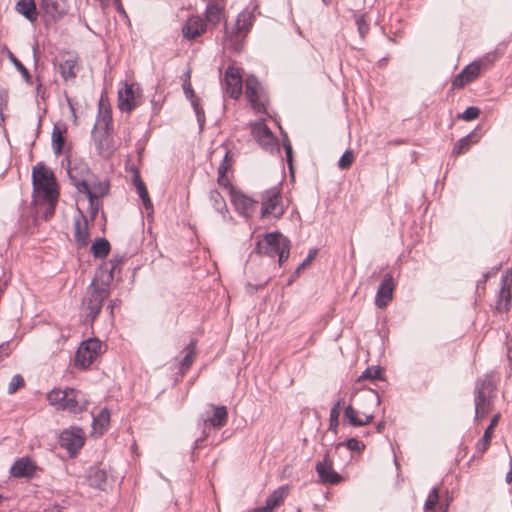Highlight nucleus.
<instances>
[{"mask_svg":"<svg viewBox=\"0 0 512 512\" xmlns=\"http://www.w3.org/2000/svg\"><path fill=\"white\" fill-rule=\"evenodd\" d=\"M75 241L80 247H84L89 242V228H88V220L79 210V216L75 218Z\"/></svg>","mask_w":512,"mask_h":512,"instance_id":"nucleus-25","label":"nucleus"},{"mask_svg":"<svg viewBox=\"0 0 512 512\" xmlns=\"http://www.w3.org/2000/svg\"><path fill=\"white\" fill-rule=\"evenodd\" d=\"M120 304V300L118 299H114V300H111L107 306V310H109V313H110V316L113 318L114 317V309L116 307H118Z\"/></svg>","mask_w":512,"mask_h":512,"instance_id":"nucleus-60","label":"nucleus"},{"mask_svg":"<svg viewBox=\"0 0 512 512\" xmlns=\"http://www.w3.org/2000/svg\"><path fill=\"white\" fill-rule=\"evenodd\" d=\"M36 92H37L38 96H40L42 99H44L45 89L43 88L41 82L38 83V85L36 87Z\"/></svg>","mask_w":512,"mask_h":512,"instance_id":"nucleus-64","label":"nucleus"},{"mask_svg":"<svg viewBox=\"0 0 512 512\" xmlns=\"http://www.w3.org/2000/svg\"><path fill=\"white\" fill-rule=\"evenodd\" d=\"M87 482L89 486L101 491H106L111 485L107 471L99 466L89 468L87 471Z\"/></svg>","mask_w":512,"mask_h":512,"instance_id":"nucleus-20","label":"nucleus"},{"mask_svg":"<svg viewBox=\"0 0 512 512\" xmlns=\"http://www.w3.org/2000/svg\"><path fill=\"white\" fill-rule=\"evenodd\" d=\"M138 106L136 93L132 85L125 84L123 90L118 91V107L122 112L130 113Z\"/></svg>","mask_w":512,"mask_h":512,"instance_id":"nucleus-23","label":"nucleus"},{"mask_svg":"<svg viewBox=\"0 0 512 512\" xmlns=\"http://www.w3.org/2000/svg\"><path fill=\"white\" fill-rule=\"evenodd\" d=\"M85 442L84 432L81 428L72 427L61 432L59 437L60 446L75 455L82 448Z\"/></svg>","mask_w":512,"mask_h":512,"instance_id":"nucleus-13","label":"nucleus"},{"mask_svg":"<svg viewBox=\"0 0 512 512\" xmlns=\"http://www.w3.org/2000/svg\"><path fill=\"white\" fill-rule=\"evenodd\" d=\"M315 253H316L315 251L310 252L307 255V257L302 261V263L297 267L296 272H299L300 270L304 269L307 265H309L311 263V261L313 260Z\"/></svg>","mask_w":512,"mask_h":512,"instance_id":"nucleus-58","label":"nucleus"},{"mask_svg":"<svg viewBox=\"0 0 512 512\" xmlns=\"http://www.w3.org/2000/svg\"><path fill=\"white\" fill-rule=\"evenodd\" d=\"M133 184L137 190L140 199L142 200L145 209H152L153 205L149 198L148 191L137 170H135L133 174Z\"/></svg>","mask_w":512,"mask_h":512,"instance_id":"nucleus-32","label":"nucleus"},{"mask_svg":"<svg viewBox=\"0 0 512 512\" xmlns=\"http://www.w3.org/2000/svg\"><path fill=\"white\" fill-rule=\"evenodd\" d=\"M24 385V379L20 374H15L8 384V394H14L20 387Z\"/></svg>","mask_w":512,"mask_h":512,"instance_id":"nucleus-50","label":"nucleus"},{"mask_svg":"<svg viewBox=\"0 0 512 512\" xmlns=\"http://www.w3.org/2000/svg\"><path fill=\"white\" fill-rule=\"evenodd\" d=\"M470 83L462 71L454 78L452 82L453 88H463L466 84Z\"/></svg>","mask_w":512,"mask_h":512,"instance_id":"nucleus-57","label":"nucleus"},{"mask_svg":"<svg viewBox=\"0 0 512 512\" xmlns=\"http://www.w3.org/2000/svg\"><path fill=\"white\" fill-rule=\"evenodd\" d=\"M315 470L324 484L336 485L343 480L342 476L334 470L333 462L328 453L321 461L316 463Z\"/></svg>","mask_w":512,"mask_h":512,"instance_id":"nucleus-15","label":"nucleus"},{"mask_svg":"<svg viewBox=\"0 0 512 512\" xmlns=\"http://www.w3.org/2000/svg\"><path fill=\"white\" fill-rule=\"evenodd\" d=\"M95 258H105L110 252V243L106 238H97L91 246Z\"/></svg>","mask_w":512,"mask_h":512,"instance_id":"nucleus-35","label":"nucleus"},{"mask_svg":"<svg viewBox=\"0 0 512 512\" xmlns=\"http://www.w3.org/2000/svg\"><path fill=\"white\" fill-rule=\"evenodd\" d=\"M289 254H290V241L288 240L287 243L282 244V247L279 250V253H277V255H276L278 257V263L280 266L284 262L287 261V259L289 258Z\"/></svg>","mask_w":512,"mask_h":512,"instance_id":"nucleus-52","label":"nucleus"},{"mask_svg":"<svg viewBox=\"0 0 512 512\" xmlns=\"http://www.w3.org/2000/svg\"><path fill=\"white\" fill-rule=\"evenodd\" d=\"M32 184L34 201H58L56 179L43 163H38L33 168Z\"/></svg>","mask_w":512,"mask_h":512,"instance_id":"nucleus-2","label":"nucleus"},{"mask_svg":"<svg viewBox=\"0 0 512 512\" xmlns=\"http://www.w3.org/2000/svg\"><path fill=\"white\" fill-rule=\"evenodd\" d=\"M344 405V399L340 398L338 399L331 409H335L336 411H341L342 406Z\"/></svg>","mask_w":512,"mask_h":512,"instance_id":"nucleus-63","label":"nucleus"},{"mask_svg":"<svg viewBox=\"0 0 512 512\" xmlns=\"http://www.w3.org/2000/svg\"><path fill=\"white\" fill-rule=\"evenodd\" d=\"M477 130H478V127H476L473 131H471L466 136L460 138L454 144V147H453V150H452V154L454 156H459V155L467 152L470 149V147L472 146V144H475V143L479 142V140H480L482 135L479 134L477 132Z\"/></svg>","mask_w":512,"mask_h":512,"instance_id":"nucleus-27","label":"nucleus"},{"mask_svg":"<svg viewBox=\"0 0 512 512\" xmlns=\"http://www.w3.org/2000/svg\"><path fill=\"white\" fill-rule=\"evenodd\" d=\"M281 192L277 187L266 190L262 195L261 216L272 215L280 218L284 214Z\"/></svg>","mask_w":512,"mask_h":512,"instance_id":"nucleus-11","label":"nucleus"},{"mask_svg":"<svg viewBox=\"0 0 512 512\" xmlns=\"http://www.w3.org/2000/svg\"><path fill=\"white\" fill-rule=\"evenodd\" d=\"M235 209L243 216L249 217L254 212L257 202L242 193L232 194Z\"/></svg>","mask_w":512,"mask_h":512,"instance_id":"nucleus-26","label":"nucleus"},{"mask_svg":"<svg viewBox=\"0 0 512 512\" xmlns=\"http://www.w3.org/2000/svg\"><path fill=\"white\" fill-rule=\"evenodd\" d=\"M355 24L361 40H364L370 30V24L366 14H354Z\"/></svg>","mask_w":512,"mask_h":512,"instance_id":"nucleus-40","label":"nucleus"},{"mask_svg":"<svg viewBox=\"0 0 512 512\" xmlns=\"http://www.w3.org/2000/svg\"><path fill=\"white\" fill-rule=\"evenodd\" d=\"M362 396L366 400L373 401L376 405H379L380 402H381L380 395L378 394L377 391H375L373 389L363 390L362 391Z\"/></svg>","mask_w":512,"mask_h":512,"instance_id":"nucleus-55","label":"nucleus"},{"mask_svg":"<svg viewBox=\"0 0 512 512\" xmlns=\"http://www.w3.org/2000/svg\"><path fill=\"white\" fill-rule=\"evenodd\" d=\"M227 421L228 411L226 406L207 404L205 411L200 415L203 435L194 441L193 449L196 450L201 447V442L208 437V429L213 428L219 430L227 424Z\"/></svg>","mask_w":512,"mask_h":512,"instance_id":"nucleus-7","label":"nucleus"},{"mask_svg":"<svg viewBox=\"0 0 512 512\" xmlns=\"http://www.w3.org/2000/svg\"><path fill=\"white\" fill-rule=\"evenodd\" d=\"M223 88L229 97L238 99L242 94L243 82L238 68L228 66L223 79Z\"/></svg>","mask_w":512,"mask_h":512,"instance_id":"nucleus-14","label":"nucleus"},{"mask_svg":"<svg viewBox=\"0 0 512 512\" xmlns=\"http://www.w3.org/2000/svg\"><path fill=\"white\" fill-rule=\"evenodd\" d=\"M475 420L481 421L492 409V398L495 396V385L491 375H485L476 382L475 392Z\"/></svg>","mask_w":512,"mask_h":512,"instance_id":"nucleus-6","label":"nucleus"},{"mask_svg":"<svg viewBox=\"0 0 512 512\" xmlns=\"http://www.w3.org/2000/svg\"><path fill=\"white\" fill-rule=\"evenodd\" d=\"M288 238L283 236L280 232L274 231L266 233L263 239H259L256 243L254 251L260 255H266L270 258H275L277 253L282 247V244L288 242Z\"/></svg>","mask_w":512,"mask_h":512,"instance_id":"nucleus-9","label":"nucleus"},{"mask_svg":"<svg viewBox=\"0 0 512 512\" xmlns=\"http://www.w3.org/2000/svg\"><path fill=\"white\" fill-rule=\"evenodd\" d=\"M112 125V115L109 109L99 106L96 123L92 130V138L99 155L109 156L112 154L111 139L109 130Z\"/></svg>","mask_w":512,"mask_h":512,"instance_id":"nucleus-4","label":"nucleus"},{"mask_svg":"<svg viewBox=\"0 0 512 512\" xmlns=\"http://www.w3.org/2000/svg\"><path fill=\"white\" fill-rule=\"evenodd\" d=\"M93 429L99 434H103L107 430L110 422V412L107 408L101 409L97 416H92Z\"/></svg>","mask_w":512,"mask_h":512,"instance_id":"nucleus-34","label":"nucleus"},{"mask_svg":"<svg viewBox=\"0 0 512 512\" xmlns=\"http://www.w3.org/2000/svg\"><path fill=\"white\" fill-rule=\"evenodd\" d=\"M41 203H44L47 205L45 211L43 212V218L47 221L49 220L55 211V205L57 201H40Z\"/></svg>","mask_w":512,"mask_h":512,"instance_id":"nucleus-56","label":"nucleus"},{"mask_svg":"<svg viewBox=\"0 0 512 512\" xmlns=\"http://www.w3.org/2000/svg\"><path fill=\"white\" fill-rule=\"evenodd\" d=\"M109 191V184L106 182H99L92 186V192L95 193V196L100 199V197L106 195Z\"/></svg>","mask_w":512,"mask_h":512,"instance_id":"nucleus-54","label":"nucleus"},{"mask_svg":"<svg viewBox=\"0 0 512 512\" xmlns=\"http://www.w3.org/2000/svg\"><path fill=\"white\" fill-rule=\"evenodd\" d=\"M36 465L28 458L17 460L11 467L10 473L14 477H32L35 473Z\"/></svg>","mask_w":512,"mask_h":512,"instance_id":"nucleus-28","label":"nucleus"},{"mask_svg":"<svg viewBox=\"0 0 512 512\" xmlns=\"http://www.w3.org/2000/svg\"><path fill=\"white\" fill-rule=\"evenodd\" d=\"M75 187L79 193L84 194L87 198L93 196L95 193L92 192V187L85 180H80L75 183Z\"/></svg>","mask_w":512,"mask_h":512,"instance_id":"nucleus-51","label":"nucleus"},{"mask_svg":"<svg viewBox=\"0 0 512 512\" xmlns=\"http://www.w3.org/2000/svg\"><path fill=\"white\" fill-rule=\"evenodd\" d=\"M11 61L14 64L15 68L21 73L22 77L25 79L26 83L31 84L32 78L28 71V69L18 60L13 54L10 55Z\"/></svg>","mask_w":512,"mask_h":512,"instance_id":"nucleus-47","label":"nucleus"},{"mask_svg":"<svg viewBox=\"0 0 512 512\" xmlns=\"http://www.w3.org/2000/svg\"><path fill=\"white\" fill-rule=\"evenodd\" d=\"M40 9L46 21H57L67 13L65 0H40Z\"/></svg>","mask_w":512,"mask_h":512,"instance_id":"nucleus-19","label":"nucleus"},{"mask_svg":"<svg viewBox=\"0 0 512 512\" xmlns=\"http://www.w3.org/2000/svg\"><path fill=\"white\" fill-rule=\"evenodd\" d=\"M481 113V110L476 106H470L464 112L458 115V118L464 121H471L476 119Z\"/></svg>","mask_w":512,"mask_h":512,"instance_id":"nucleus-48","label":"nucleus"},{"mask_svg":"<svg viewBox=\"0 0 512 512\" xmlns=\"http://www.w3.org/2000/svg\"><path fill=\"white\" fill-rule=\"evenodd\" d=\"M123 257L122 256H113L108 263L102 264L97 271H103L108 270L111 272L112 276L114 277V270L122 263Z\"/></svg>","mask_w":512,"mask_h":512,"instance_id":"nucleus-46","label":"nucleus"},{"mask_svg":"<svg viewBox=\"0 0 512 512\" xmlns=\"http://www.w3.org/2000/svg\"><path fill=\"white\" fill-rule=\"evenodd\" d=\"M280 130H281V135L283 137V147H284L285 154H286V160H287L290 170L292 171V153H293L292 145L288 138L287 133L285 131H283V129L281 127H280Z\"/></svg>","mask_w":512,"mask_h":512,"instance_id":"nucleus-44","label":"nucleus"},{"mask_svg":"<svg viewBox=\"0 0 512 512\" xmlns=\"http://www.w3.org/2000/svg\"><path fill=\"white\" fill-rule=\"evenodd\" d=\"M206 22L200 16H191L183 26L182 32L185 38L192 40L206 32Z\"/></svg>","mask_w":512,"mask_h":512,"instance_id":"nucleus-22","label":"nucleus"},{"mask_svg":"<svg viewBox=\"0 0 512 512\" xmlns=\"http://www.w3.org/2000/svg\"><path fill=\"white\" fill-rule=\"evenodd\" d=\"M100 349L101 342L98 339L83 341L76 351L75 365L83 369L89 367L99 355Z\"/></svg>","mask_w":512,"mask_h":512,"instance_id":"nucleus-12","label":"nucleus"},{"mask_svg":"<svg viewBox=\"0 0 512 512\" xmlns=\"http://www.w3.org/2000/svg\"><path fill=\"white\" fill-rule=\"evenodd\" d=\"M437 504H439V508L442 510L441 512H448V509H449L448 498L446 499L445 503L441 502L440 496H439V489L437 487H434L430 491L426 501L424 502V510L425 511L434 510L436 508Z\"/></svg>","mask_w":512,"mask_h":512,"instance_id":"nucleus-31","label":"nucleus"},{"mask_svg":"<svg viewBox=\"0 0 512 512\" xmlns=\"http://www.w3.org/2000/svg\"><path fill=\"white\" fill-rule=\"evenodd\" d=\"M245 95L252 108L257 113H266V91L258 79L253 75L246 79Z\"/></svg>","mask_w":512,"mask_h":512,"instance_id":"nucleus-8","label":"nucleus"},{"mask_svg":"<svg viewBox=\"0 0 512 512\" xmlns=\"http://www.w3.org/2000/svg\"><path fill=\"white\" fill-rule=\"evenodd\" d=\"M343 447L350 451L361 452L365 449V444L359 441L357 438H349L346 441L337 443L335 449L336 451H339Z\"/></svg>","mask_w":512,"mask_h":512,"instance_id":"nucleus-41","label":"nucleus"},{"mask_svg":"<svg viewBox=\"0 0 512 512\" xmlns=\"http://www.w3.org/2000/svg\"><path fill=\"white\" fill-rule=\"evenodd\" d=\"M66 132V130H61L58 126H54L53 128V131H52V136H51V140H52V149H53V152L56 154V155H60L62 153V148H63V145L65 143V137H64V133Z\"/></svg>","mask_w":512,"mask_h":512,"instance_id":"nucleus-38","label":"nucleus"},{"mask_svg":"<svg viewBox=\"0 0 512 512\" xmlns=\"http://www.w3.org/2000/svg\"><path fill=\"white\" fill-rule=\"evenodd\" d=\"M251 134L256 142L267 152H279L278 139L273 135L271 130L262 121L250 124Z\"/></svg>","mask_w":512,"mask_h":512,"instance_id":"nucleus-10","label":"nucleus"},{"mask_svg":"<svg viewBox=\"0 0 512 512\" xmlns=\"http://www.w3.org/2000/svg\"><path fill=\"white\" fill-rule=\"evenodd\" d=\"M195 350H196V343L194 341H191L184 348V352L186 354L179 362V371H180L181 376H183L188 371V369L191 367V365L194 361Z\"/></svg>","mask_w":512,"mask_h":512,"instance_id":"nucleus-33","label":"nucleus"},{"mask_svg":"<svg viewBox=\"0 0 512 512\" xmlns=\"http://www.w3.org/2000/svg\"><path fill=\"white\" fill-rule=\"evenodd\" d=\"M341 411H336L335 409H330L329 415V429L337 432V428L339 426V416Z\"/></svg>","mask_w":512,"mask_h":512,"instance_id":"nucleus-53","label":"nucleus"},{"mask_svg":"<svg viewBox=\"0 0 512 512\" xmlns=\"http://www.w3.org/2000/svg\"><path fill=\"white\" fill-rule=\"evenodd\" d=\"M462 73H463V75H465V78H467V80L469 82L474 81L479 76V74H480V65H479V63L473 62V63L467 65L462 70Z\"/></svg>","mask_w":512,"mask_h":512,"instance_id":"nucleus-43","label":"nucleus"},{"mask_svg":"<svg viewBox=\"0 0 512 512\" xmlns=\"http://www.w3.org/2000/svg\"><path fill=\"white\" fill-rule=\"evenodd\" d=\"M499 419H500V414L499 413L495 414L492 417L490 424L485 429L483 436L477 441L475 448H476V453H478L479 455H483L487 451V449L491 443V438H492L494 428L497 426Z\"/></svg>","mask_w":512,"mask_h":512,"instance_id":"nucleus-29","label":"nucleus"},{"mask_svg":"<svg viewBox=\"0 0 512 512\" xmlns=\"http://www.w3.org/2000/svg\"><path fill=\"white\" fill-rule=\"evenodd\" d=\"M268 282H269V279H266L262 282L255 284V285H252L251 283H249L248 288L251 289L250 292H254V291H257V290L263 288L264 286H266L268 284Z\"/></svg>","mask_w":512,"mask_h":512,"instance_id":"nucleus-61","label":"nucleus"},{"mask_svg":"<svg viewBox=\"0 0 512 512\" xmlns=\"http://www.w3.org/2000/svg\"><path fill=\"white\" fill-rule=\"evenodd\" d=\"M183 91L187 99L190 100L191 106L195 112L197 122L200 128V131L203 130L205 124V113L203 108L200 105V100L196 97L194 90L192 89L191 83L189 80H185L183 83Z\"/></svg>","mask_w":512,"mask_h":512,"instance_id":"nucleus-21","label":"nucleus"},{"mask_svg":"<svg viewBox=\"0 0 512 512\" xmlns=\"http://www.w3.org/2000/svg\"><path fill=\"white\" fill-rule=\"evenodd\" d=\"M254 17L249 11L239 13L236 23L231 30L225 27L224 45L227 49L240 52L243 40L253 25Z\"/></svg>","mask_w":512,"mask_h":512,"instance_id":"nucleus-5","label":"nucleus"},{"mask_svg":"<svg viewBox=\"0 0 512 512\" xmlns=\"http://www.w3.org/2000/svg\"><path fill=\"white\" fill-rule=\"evenodd\" d=\"M47 400L51 405H58V409L74 414L85 411L89 404L86 394L74 388L53 389L48 393Z\"/></svg>","mask_w":512,"mask_h":512,"instance_id":"nucleus-3","label":"nucleus"},{"mask_svg":"<svg viewBox=\"0 0 512 512\" xmlns=\"http://www.w3.org/2000/svg\"><path fill=\"white\" fill-rule=\"evenodd\" d=\"M395 286L396 283L393 275L391 273H386L376 291L375 305L378 308H385L392 300Z\"/></svg>","mask_w":512,"mask_h":512,"instance_id":"nucleus-16","label":"nucleus"},{"mask_svg":"<svg viewBox=\"0 0 512 512\" xmlns=\"http://www.w3.org/2000/svg\"><path fill=\"white\" fill-rule=\"evenodd\" d=\"M15 9L31 23H34L38 18V11L34 0H18Z\"/></svg>","mask_w":512,"mask_h":512,"instance_id":"nucleus-30","label":"nucleus"},{"mask_svg":"<svg viewBox=\"0 0 512 512\" xmlns=\"http://www.w3.org/2000/svg\"><path fill=\"white\" fill-rule=\"evenodd\" d=\"M76 61L67 59L59 64V72L65 81L74 80L76 78Z\"/></svg>","mask_w":512,"mask_h":512,"instance_id":"nucleus-36","label":"nucleus"},{"mask_svg":"<svg viewBox=\"0 0 512 512\" xmlns=\"http://www.w3.org/2000/svg\"><path fill=\"white\" fill-rule=\"evenodd\" d=\"M357 396V392H352L350 396V403L344 410V418L348 421L349 425L353 427H361L371 423L374 419L373 413H360L353 407L352 402Z\"/></svg>","mask_w":512,"mask_h":512,"instance_id":"nucleus-18","label":"nucleus"},{"mask_svg":"<svg viewBox=\"0 0 512 512\" xmlns=\"http://www.w3.org/2000/svg\"><path fill=\"white\" fill-rule=\"evenodd\" d=\"M288 492L287 486L279 487L267 497L264 506L254 508L251 512H272L273 509L277 508L284 501Z\"/></svg>","mask_w":512,"mask_h":512,"instance_id":"nucleus-24","label":"nucleus"},{"mask_svg":"<svg viewBox=\"0 0 512 512\" xmlns=\"http://www.w3.org/2000/svg\"><path fill=\"white\" fill-rule=\"evenodd\" d=\"M9 353V342H3L2 344H0V357H6L9 355Z\"/></svg>","mask_w":512,"mask_h":512,"instance_id":"nucleus-62","label":"nucleus"},{"mask_svg":"<svg viewBox=\"0 0 512 512\" xmlns=\"http://www.w3.org/2000/svg\"><path fill=\"white\" fill-rule=\"evenodd\" d=\"M382 380V369L379 366H370L366 368L362 374L358 377L357 381L361 382L363 380Z\"/></svg>","mask_w":512,"mask_h":512,"instance_id":"nucleus-42","label":"nucleus"},{"mask_svg":"<svg viewBox=\"0 0 512 512\" xmlns=\"http://www.w3.org/2000/svg\"><path fill=\"white\" fill-rule=\"evenodd\" d=\"M354 160V154L351 150H346L338 161V166L340 169L345 170L350 168Z\"/></svg>","mask_w":512,"mask_h":512,"instance_id":"nucleus-49","label":"nucleus"},{"mask_svg":"<svg viewBox=\"0 0 512 512\" xmlns=\"http://www.w3.org/2000/svg\"><path fill=\"white\" fill-rule=\"evenodd\" d=\"M230 165L225 162H221V164L218 167V174H219V181L224 177V175L229 170Z\"/></svg>","mask_w":512,"mask_h":512,"instance_id":"nucleus-59","label":"nucleus"},{"mask_svg":"<svg viewBox=\"0 0 512 512\" xmlns=\"http://www.w3.org/2000/svg\"><path fill=\"white\" fill-rule=\"evenodd\" d=\"M112 282L113 276L110 271H96L82 299V311L85 314L86 322L93 323L101 312L104 301L110 296V286Z\"/></svg>","mask_w":512,"mask_h":512,"instance_id":"nucleus-1","label":"nucleus"},{"mask_svg":"<svg viewBox=\"0 0 512 512\" xmlns=\"http://www.w3.org/2000/svg\"><path fill=\"white\" fill-rule=\"evenodd\" d=\"M209 199L214 209L225 217V213L228 212L226 202L223 196L218 190H211L209 193Z\"/></svg>","mask_w":512,"mask_h":512,"instance_id":"nucleus-39","label":"nucleus"},{"mask_svg":"<svg viewBox=\"0 0 512 512\" xmlns=\"http://www.w3.org/2000/svg\"><path fill=\"white\" fill-rule=\"evenodd\" d=\"M512 268L501 276V289L499 292L496 309L498 312H508L511 305Z\"/></svg>","mask_w":512,"mask_h":512,"instance_id":"nucleus-17","label":"nucleus"},{"mask_svg":"<svg viewBox=\"0 0 512 512\" xmlns=\"http://www.w3.org/2000/svg\"><path fill=\"white\" fill-rule=\"evenodd\" d=\"M222 8L215 3H209L205 10V22L217 25L221 20Z\"/></svg>","mask_w":512,"mask_h":512,"instance_id":"nucleus-37","label":"nucleus"},{"mask_svg":"<svg viewBox=\"0 0 512 512\" xmlns=\"http://www.w3.org/2000/svg\"><path fill=\"white\" fill-rule=\"evenodd\" d=\"M87 199L89 201L88 213H89L90 219L92 221H94V219L96 218V216L100 210L101 201L98 197L95 196V194Z\"/></svg>","mask_w":512,"mask_h":512,"instance_id":"nucleus-45","label":"nucleus"}]
</instances>
